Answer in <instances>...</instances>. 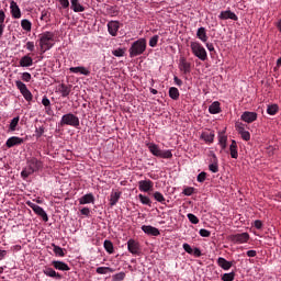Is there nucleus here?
<instances>
[{
	"label": "nucleus",
	"mask_w": 281,
	"mask_h": 281,
	"mask_svg": "<svg viewBox=\"0 0 281 281\" xmlns=\"http://www.w3.org/2000/svg\"><path fill=\"white\" fill-rule=\"evenodd\" d=\"M54 33L46 31L40 35V49L41 54H45V52H49L52 47H54Z\"/></svg>",
	"instance_id": "1"
},
{
	"label": "nucleus",
	"mask_w": 281,
	"mask_h": 281,
	"mask_svg": "<svg viewBox=\"0 0 281 281\" xmlns=\"http://www.w3.org/2000/svg\"><path fill=\"white\" fill-rule=\"evenodd\" d=\"M146 146L154 157H159L160 159H172V151L170 149L161 150L159 145L155 143H147Z\"/></svg>",
	"instance_id": "2"
},
{
	"label": "nucleus",
	"mask_w": 281,
	"mask_h": 281,
	"mask_svg": "<svg viewBox=\"0 0 281 281\" xmlns=\"http://www.w3.org/2000/svg\"><path fill=\"white\" fill-rule=\"evenodd\" d=\"M144 52H146V38H139L130 47V57L135 58L136 56H142Z\"/></svg>",
	"instance_id": "3"
},
{
	"label": "nucleus",
	"mask_w": 281,
	"mask_h": 281,
	"mask_svg": "<svg viewBox=\"0 0 281 281\" xmlns=\"http://www.w3.org/2000/svg\"><path fill=\"white\" fill-rule=\"evenodd\" d=\"M190 48L195 58L202 61L207 60V50H205V47L200 42H191Z\"/></svg>",
	"instance_id": "4"
},
{
	"label": "nucleus",
	"mask_w": 281,
	"mask_h": 281,
	"mask_svg": "<svg viewBox=\"0 0 281 281\" xmlns=\"http://www.w3.org/2000/svg\"><path fill=\"white\" fill-rule=\"evenodd\" d=\"M15 87L20 91V93L23 95L24 100H26V102H32V100L34 99V95L32 94L30 89H27V86L23 81L16 80Z\"/></svg>",
	"instance_id": "5"
},
{
	"label": "nucleus",
	"mask_w": 281,
	"mask_h": 281,
	"mask_svg": "<svg viewBox=\"0 0 281 281\" xmlns=\"http://www.w3.org/2000/svg\"><path fill=\"white\" fill-rule=\"evenodd\" d=\"M61 124L66 125V126H74L75 128H78V126H80V119H78V116L68 113L63 115L61 117Z\"/></svg>",
	"instance_id": "6"
},
{
	"label": "nucleus",
	"mask_w": 281,
	"mask_h": 281,
	"mask_svg": "<svg viewBox=\"0 0 281 281\" xmlns=\"http://www.w3.org/2000/svg\"><path fill=\"white\" fill-rule=\"evenodd\" d=\"M26 205L29 207H31V210H33V212L37 216H41V218L44 221V223H47V221H49V217L47 216V213L45 212V210H43V207H41L40 205L35 204L32 201H26Z\"/></svg>",
	"instance_id": "7"
},
{
	"label": "nucleus",
	"mask_w": 281,
	"mask_h": 281,
	"mask_svg": "<svg viewBox=\"0 0 281 281\" xmlns=\"http://www.w3.org/2000/svg\"><path fill=\"white\" fill-rule=\"evenodd\" d=\"M235 131H237L244 142H249L251 139V133L245 130V123L237 121L235 123Z\"/></svg>",
	"instance_id": "8"
},
{
	"label": "nucleus",
	"mask_w": 281,
	"mask_h": 281,
	"mask_svg": "<svg viewBox=\"0 0 281 281\" xmlns=\"http://www.w3.org/2000/svg\"><path fill=\"white\" fill-rule=\"evenodd\" d=\"M228 238L231 243H234L235 245H245V243H249V233L234 234Z\"/></svg>",
	"instance_id": "9"
},
{
	"label": "nucleus",
	"mask_w": 281,
	"mask_h": 281,
	"mask_svg": "<svg viewBox=\"0 0 281 281\" xmlns=\"http://www.w3.org/2000/svg\"><path fill=\"white\" fill-rule=\"evenodd\" d=\"M178 69L181 71V74L188 76V74H191L192 71V64L188 61V58L182 56L179 59Z\"/></svg>",
	"instance_id": "10"
},
{
	"label": "nucleus",
	"mask_w": 281,
	"mask_h": 281,
	"mask_svg": "<svg viewBox=\"0 0 281 281\" xmlns=\"http://www.w3.org/2000/svg\"><path fill=\"white\" fill-rule=\"evenodd\" d=\"M127 250L132 256H139V254H142V246L139 245V241L131 238L127 240Z\"/></svg>",
	"instance_id": "11"
},
{
	"label": "nucleus",
	"mask_w": 281,
	"mask_h": 281,
	"mask_svg": "<svg viewBox=\"0 0 281 281\" xmlns=\"http://www.w3.org/2000/svg\"><path fill=\"white\" fill-rule=\"evenodd\" d=\"M214 137H216V135L212 130H205L200 135V139H202V142H204V144H207L209 146L210 144H214Z\"/></svg>",
	"instance_id": "12"
},
{
	"label": "nucleus",
	"mask_w": 281,
	"mask_h": 281,
	"mask_svg": "<svg viewBox=\"0 0 281 281\" xmlns=\"http://www.w3.org/2000/svg\"><path fill=\"white\" fill-rule=\"evenodd\" d=\"M256 120H258V113H256V112L245 111L240 115V121L246 122V124H254V122H256Z\"/></svg>",
	"instance_id": "13"
},
{
	"label": "nucleus",
	"mask_w": 281,
	"mask_h": 281,
	"mask_svg": "<svg viewBox=\"0 0 281 281\" xmlns=\"http://www.w3.org/2000/svg\"><path fill=\"white\" fill-rule=\"evenodd\" d=\"M155 183L153 180H140L138 181V190L140 192H150L153 191Z\"/></svg>",
	"instance_id": "14"
},
{
	"label": "nucleus",
	"mask_w": 281,
	"mask_h": 281,
	"mask_svg": "<svg viewBox=\"0 0 281 281\" xmlns=\"http://www.w3.org/2000/svg\"><path fill=\"white\" fill-rule=\"evenodd\" d=\"M55 93H60L61 98H67L71 93V86L60 83L56 87Z\"/></svg>",
	"instance_id": "15"
},
{
	"label": "nucleus",
	"mask_w": 281,
	"mask_h": 281,
	"mask_svg": "<svg viewBox=\"0 0 281 281\" xmlns=\"http://www.w3.org/2000/svg\"><path fill=\"white\" fill-rule=\"evenodd\" d=\"M227 19H231V21H238V15H236L232 10L222 11L218 15V20L227 21Z\"/></svg>",
	"instance_id": "16"
},
{
	"label": "nucleus",
	"mask_w": 281,
	"mask_h": 281,
	"mask_svg": "<svg viewBox=\"0 0 281 281\" xmlns=\"http://www.w3.org/2000/svg\"><path fill=\"white\" fill-rule=\"evenodd\" d=\"M108 32L110 36H117V32H120V21L108 22Z\"/></svg>",
	"instance_id": "17"
},
{
	"label": "nucleus",
	"mask_w": 281,
	"mask_h": 281,
	"mask_svg": "<svg viewBox=\"0 0 281 281\" xmlns=\"http://www.w3.org/2000/svg\"><path fill=\"white\" fill-rule=\"evenodd\" d=\"M24 139L19 136H12L7 139L5 146L7 148H13V146H21L23 144Z\"/></svg>",
	"instance_id": "18"
},
{
	"label": "nucleus",
	"mask_w": 281,
	"mask_h": 281,
	"mask_svg": "<svg viewBox=\"0 0 281 281\" xmlns=\"http://www.w3.org/2000/svg\"><path fill=\"white\" fill-rule=\"evenodd\" d=\"M69 71L70 74H80L81 76H91V70H89L85 66L70 67Z\"/></svg>",
	"instance_id": "19"
},
{
	"label": "nucleus",
	"mask_w": 281,
	"mask_h": 281,
	"mask_svg": "<svg viewBox=\"0 0 281 281\" xmlns=\"http://www.w3.org/2000/svg\"><path fill=\"white\" fill-rule=\"evenodd\" d=\"M142 231L147 234L148 236H159L161 233L159 232V228L150 225H143Z\"/></svg>",
	"instance_id": "20"
},
{
	"label": "nucleus",
	"mask_w": 281,
	"mask_h": 281,
	"mask_svg": "<svg viewBox=\"0 0 281 281\" xmlns=\"http://www.w3.org/2000/svg\"><path fill=\"white\" fill-rule=\"evenodd\" d=\"M10 10L12 19H21V8H19L15 1H11Z\"/></svg>",
	"instance_id": "21"
},
{
	"label": "nucleus",
	"mask_w": 281,
	"mask_h": 281,
	"mask_svg": "<svg viewBox=\"0 0 281 281\" xmlns=\"http://www.w3.org/2000/svg\"><path fill=\"white\" fill-rule=\"evenodd\" d=\"M27 166L29 168H31V170L33 172H37V170L40 168H43V162L36 158H31L29 161H27Z\"/></svg>",
	"instance_id": "22"
},
{
	"label": "nucleus",
	"mask_w": 281,
	"mask_h": 281,
	"mask_svg": "<svg viewBox=\"0 0 281 281\" xmlns=\"http://www.w3.org/2000/svg\"><path fill=\"white\" fill-rule=\"evenodd\" d=\"M43 273L45 276H47V278H56V280H63V274L56 272V270H54V268L46 267L43 270Z\"/></svg>",
	"instance_id": "23"
},
{
	"label": "nucleus",
	"mask_w": 281,
	"mask_h": 281,
	"mask_svg": "<svg viewBox=\"0 0 281 281\" xmlns=\"http://www.w3.org/2000/svg\"><path fill=\"white\" fill-rule=\"evenodd\" d=\"M52 266L57 271H70V269H71V268H69V265L65 263V261L54 260V261H52Z\"/></svg>",
	"instance_id": "24"
},
{
	"label": "nucleus",
	"mask_w": 281,
	"mask_h": 281,
	"mask_svg": "<svg viewBox=\"0 0 281 281\" xmlns=\"http://www.w3.org/2000/svg\"><path fill=\"white\" fill-rule=\"evenodd\" d=\"M19 65L20 67H32V65H34V59L32 56H30V54L24 55L21 57Z\"/></svg>",
	"instance_id": "25"
},
{
	"label": "nucleus",
	"mask_w": 281,
	"mask_h": 281,
	"mask_svg": "<svg viewBox=\"0 0 281 281\" xmlns=\"http://www.w3.org/2000/svg\"><path fill=\"white\" fill-rule=\"evenodd\" d=\"M218 146H221L222 150L227 148V136L225 135V131L218 132L217 134Z\"/></svg>",
	"instance_id": "26"
},
{
	"label": "nucleus",
	"mask_w": 281,
	"mask_h": 281,
	"mask_svg": "<svg viewBox=\"0 0 281 281\" xmlns=\"http://www.w3.org/2000/svg\"><path fill=\"white\" fill-rule=\"evenodd\" d=\"M78 201H79V205H87L89 203H93V201H95V198L93 196L92 193H87L81 198H79Z\"/></svg>",
	"instance_id": "27"
},
{
	"label": "nucleus",
	"mask_w": 281,
	"mask_h": 281,
	"mask_svg": "<svg viewBox=\"0 0 281 281\" xmlns=\"http://www.w3.org/2000/svg\"><path fill=\"white\" fill-rule=\"evenodd\" d=\"M223 110L221 109V102L214 101L210 106H209V113L211 115H218Z\"/></svg>",
	"instance_id": "28"
},
{
	"label": "nucleus",
	"mask_w": 281,
	"mask_h": 281,
	"mask_svg": "<svg viewBox=\"0 0 281 281\" xmlns=\"http://www.w3.org/2000/svg\"><path fill=\"white\" fill-rule=\"evenodd\" d=\"M217 265L221 269H224V271H229V269H232V262L227 261V259L223 257L217 259Z\"/></svg>",
	"instance_id": "29"
},
{
	"label": "nucleus",
	"mask_w": 281,
	"mask_h": 281,
	"mask_svg": "<svg viewBox=\"0 0 281 281\" xmlns=\"http://www.w3.org/2000/svg\"><path fill=\"white\" fill-rule=\"evenodd\" d=\"M122 196V191H115L110 194V205L113 207L114 205H117V201H120V198Z\"/></svg>",
	"instance_id": "30"
},
{
	"label": "nucleus",
	"mask_w": 281,
	"mask_h": 281,
	"mask_svg": "<svg viewBox=\"0 0 281 281\" xmlns=\"http://www.w3.org/2000/svg\"><path fill=\"white\" fill-rule=\"evenodd\" d=\"M229 153L232 159H236L238 157V143H236L235 139H233L231 143Z\"/></svg>",
	"instance_id": "31"
},
{
	"label": "nucleus",
	"mask_w": 281,
	"mask_h": 281,
	"mask_svg": "<svg viewBox=\"0 0 281 281\" xmlns=\"http://www.w3.org/2000/svg\"><path fill=\"white\" fill-rule=\"evenodd\" d=\"M196 36L202 43H205L207 41V31L205 30V27L203 26L199 27L196 32Z\"/></svg>",
	"instance_id": "32"
},
{
	"label": "nucleus",
	"mask_w": 281,
	"mask_h": 281,
	"mask_svg": "<svg viewBox=\"0 0 281 281\" xmlns=\"http://www.w3.org/2000/svg\"><path fill=\"white\" fill-rule=\"evenodd\" d=\"M95 271L99 276H106V273H114L115 269L111 267H99Z\"/></svg>",
	"instance_id": "33"
},
{
	"label": "nucleus",
	"mask_w": 281,
	"mask_h": 281,
	"mask_svg": "<svg viewBox=\"0 0 281 281\" xmlns=\"http://www.w3.org/2000/svg\"><path fill=\"white\" fill-rule=\"evenodd\" d=\"M70 3L74 12H85V8L80 4L79 0H70Z\"/></svg>",
	"instance_id": "34"
},
{
	"label": "nucleus",
	"mask_w": 281,
	"mask_h": 281,
	"mask_svg": "<svg viewBox=\"0 0 281 281\" xmlns=\"http://www.w3.org/2000/svg\"><path fill=\"white\" fill-rule=\"evenodd\" d=\"M5 11L0 10V38L3 36V30H5Z\"/></svg>",
	"instance_id": "35"
},
{
	"label": "nucleus",
	"mask_w": 281,
	"mask_h": 281,
	"mask_svg": "<svg viewBox=\"0 0 281 281\" xmlns=\"http://www.w3.org/2000/svg\"><path fill=\"white\" fill-rule=\"evenodd\" d=\"M103 247L108 254H114V251H115L112 240L105 239L103 243Z\"/></svg>",
	"instance_id": "36"
},
{
	"label": "nucleus",
	"mask_w": 281,
	"mask_h": 281,
	"mask_svg": "<svg viewBox=\"0 0 281 281\" xmlns=\"http://www.w3.org/2000/svg\"><path fill=\"white\" fill-rule=\"evenodd\" d=\"M52 247L55 256H59V258H65V250H63L60 246H57L56 244H52Z\"/></svg>",
	"instance_id": "37"
},
{
	"label": "nucleus",
	"mask_w": 281,
	"mask_h": 281,
	"mask_svg": "<svg viewBox=\"0 0 281 281\" xmlns=\"http://www.w3.org/2000/svg\"><path fill=\"white\" fill-rule=\"evenodd\" d=\"M280 111V106L278 104H270L267 108L268 115H276Z\"/></svg>",
	"instance_id": "38"
},
{
	"label": "nucleus",
	"mask_w": 281,
	"mask_h": 281,
	"mask_svg": "<svg viewBox=\"0 0 281 281\" xmlns=\"http://www.w3.org/2000/svg\"><path fill=\"white\" fill-rule=\"evenodd\" d=\"M21 27L24 32H32V22L30 20L24 19L21 21Z\"/></svg>",
	"instance_id": "39"
},
{
	"label": "nucleus",
	"mask_w": 281,
	"mask_h": 281,
	"mask_svg": "<svg viewBox=\"0 0 281 281\" xmlns=\"http://www.w3.org/2000/svg\"><path fill=\"white\" fill-rule=\"evenodd\" d=\"M154 199L155 201H157L158 203H161L162 205H166V198L164 196V194L159 191H156L154 193Z\"/></svg>",
	"instance_id": "40"
},
{
	"label": "nucleus",
	"mask_w": 281,
	"mask_h": 281,
	"mask_svg": "<svg viewBox=\"0 0 281 281\" xmlns=\"http://www.w3.org/2000/svg\"><path fill=\"white\" fill-rule=\"evenodd\" d=\"M138 199L143 205H148L149 207L153 205V202L150 201V198L144 195V194H138Z\"/></svg>",
	"instance_id": "41"
},
{
	"label": "nucleus",
	"mask_w": 281,
	"mask_h": 281,
	"mask_svg": "<svg viewBox=\"0 0 281 281\" xmlns=\"http://www.w3.org/2000/svg\"><path fill=\"white\" fill-rule=\"evenodd\" d=\"M34 175V171L32 170L31 167H25L22 171H21V177L22 179H27V177Z\"/></svg>",
	"instance_id": "42"
},
{
	"label": "nucleus",
	"mask_w": 281,
	"mask_h": 281,
	"mask_svg": "<svg viewBox=\"0 0 281 281\" xmlns=\"http://www.w3.org/2000/svg\"><path fill=\"white\" fill-rule=\"evenodd\" d=\"M213 157H214L215 161L212 162L211 165H209V170L211 172L216 173V172H218V160L216 159V155H214Z\"/></svg>",
	"instance_id": "43"
},
{
	"label": "nucleus",
	"mask_w": 281,
	"mask_h": 281,
	"mask_svg": "<svg viewBox=\"0 0 281 281\" xmlns=\"http://www.w3.org/2000/svg\"><path fill=\"white\" fill-rule=\"evenodd\" d=\"M169 98H171V100H177L179 98V89L171 87L169 89Z\"/></svg>",
	"instance_id": "44"
},
{
	"label": "nucleus",
	"mask_w": 281,
	"mask_h": 281,
	"mask_svg": "<svg viewBox=\"0 0 281 281\" xmlns=\"http://www.w3.org/2000/svg\"><path fill=\"white\" fill-rule=\"evenodd\" d=\"M113 56H116V58H122L124 54H126V48H116L112 50Z\"/></svg>",
	"instance_id": "45"
},
{
	"label": "nucleus",
	"mask_w": 281,
	"mask_h": 281,
	"mask_svg": "<svg viewBox=\"0 0 281 281\" xmlns=\"http://www.w3.org/2000/svg\"><path fill=\"white\" fill-rule=\"evenodd\" d=\"M126 278V272H119L114 276H112L113 281H123Z\"/></svg>",
	"instance_id": "46"
},
{
	"label": "nucleus",
	"mask_w": 281,
	"mask_h": 281,
	"mask_svg": "<svg viewBox=\"0 0 281 281\" xmlns=\"http://www.w3.org/2000/svg\"><path fill=\"white\" fill-rule=\"evenodd\" d=\"M19 116H15L13 120H11V123L9 125L10 131H16V126H19Z\"/></svg>",
	"instance_id": "47"
},
{
	"label": "nucleus",
	"mask_w": 281,
	"mask_h": 281,
	"mask_svg": "<svg viewBox=\"0 0 281 281\" xmlns=\"http://www.w3.org/2000/svg\"><path fill=\"white\" fill-rule=\"evenodd\" d=\"M234 278H236V273H234V272L224 273L222 276L223 281H234Z\"/></svg>",
	"instance_id": "48"
},
{
	"label": "nucleus",
	"mask_w": 281,
	"mask_h": 281,
	"mask_svg": "<svg viewBox=\"0 0 281 281\" xmlns=\"http://www.w3.org/2000/svg\"><path fill=\"white\" fill-rule=\"evenodd\" d=\"M182 194L184 196H192L194 194V188L193 187H187L183 189Z\"/></svg>",
	"instance_id": "49"
},
{
	"label": "nucleus",
	"mask_w": 281,
	"mask_h": 281,
	"mask_svg": "<svg viewBox=\"0 0 281 281\" xmlns=\"http://www.w3.org/2000/svg\"><path fill=\"white\" fill-rule=\"evenodd\" d=\"M187 216L192 225H199V217L196 215L189 213Z\"/></svg>",
	"instance_id": "50"
},
{
	"label": "nucleus",
	"mask_w": 281,
	"mask_h": 281,
	"mask_svg": "<svg viewBox=\"0 0 281 281\" xmlns=\"http://www.w3.org/2000/svg\"><path fill=\"white\" fill-rule=\"evenodd\" d=\"M157 43H159V35H154L149 40V47H157Z\"/></svg>",
	"instance_id": "51"
},
{
	"label": "nucleus",
	"mask_w": 281,
	"mask_h": 281,
	"mask_svg": "<svg viewBox=\"0 0 281 281\" xmlns=\"http://www.w3.org/2000/svg\"><path fill=\"white\" fill-rule=\"evenodd\" d=\"M21 79L23 80V82H30L32 80V74L22 72L21 74Z\"/></svg>",
	"instance_id": "52"
},
{
	"label": "nucleus",
	"mask_w": 281,
	"mask_h": 281,
	"mask_svg": "<svg viewBox=\"0 0 281 281\" xmlns=\"http://www.w3.org/2000/svg\"><path fill=\"white\" fill-rule=\"evenodd\" d=\"M199 234L202 238H210V236H212V233L205 228H201Z\"/></svg>",
	"instance_id": "53"
},
{
	"label": "nucleus",
	"mask_w": 281,
	"mask_h": 281,
	"mask_svg": "<svg viewBox=\"0 0 281 281\" xmlns=\"http://www.w3.org/2000/svg\"><path fill=\"white\" fill-rule=\"evenodd\" d=\"M207 179V173L205 171H202L198 175V181L199 183H203Z\"/></svg>",
	"instance_id": "54"
},
{
	"label": "nucleus",
	"mask_w": 281,
	"mask_h": 281,
	"mask_svg": "<svg viewBox=\"0 0 281 281\" xmlns=\"http://www.w3.org/2000/svg\"><path fill=\"white\" fill-rule=\"evenodd\" d=\"M44 133H45V127L44 126L36 127V130H35L36 137H43Z\"/></svg>",
	"instance_id": "55"
},
{
	"label": "nucleus",
	"mask_w": 281,
	"mask_h": 281,
	"mask_svg": "<svg viewBox=\"0 0 281 281\" xmlns=\"http://www.w3.org/2000/svg\"><path fill=\"white\" fill-rule=\"evenodd\" d=\"M182 247H183V249H184V251H186L187 254H190V255L193 254V249H192V247L190 246V244L184 243V244L182 245Z\"/></svg>",
	"instance_id": "56"
},
{
	"label": "nucleus",
	"mask_w": 281,
	"mask_h": 281,
	"mask_svg": "<svg viewBox=\"0 0 281 281\" xmlns=\"http://www.w3.org/2000/svg\"><path fill=\"white\" fill-rule=\"evenodd\" d=\"M43 106H52V101L47 98V95H44L42 99Z\"/></svg>",
	"instance_id": "57"
},
{
	"label": "nucleus",
	"mask_w": 281,
	"mask_h": 281,
	"mask_svg": "<svg viewBox=\"0 0 281 281\" xmlns=\"http://www.w3.org/2000/svg\"><path fill=\"white\" fill-rule=\"evenodd\" d=\"M25 47H26L27 52H34V49H35L34 42H27Z\"/></svg>",
	"instance_id": "58"
},
{
	"label": "nucleus",
	"mask_w": 281,
	"mask_h": 281,
	"mask_svg": "<svg viewBox=\"0 0 281 281\" xmlns=\"http://www.w3.org/2000/svg\"><path fill=\"white\" fill-rule=\"evenodd\" d=\"M59 3L64 10H67V8H69V0H59Z\"/></svg>",
	"instance_id": "59"
},
{
	"label": "nucleus",
	"mask_w": 281,
	"mask_h": 281,
	"mask_svg": "<svg viewBox=\"0 0 281 281\" xmlns=\"http://www.w3.org/2000/svg\"><path fill=\"white\" fill-rule=\"evenodd\" d=\"M80 214L83 216H89L91 214V210H89V207H83L80 210Z\"/></svg>",
	"instance_id": "60"
},
{
	"label": "nucleus",
	"mask_w": 281,
	"mask_h": 281,
	"mask_svg": "<svg viewBox=\"0 0 281 281\" xmlns=\"http://www.w3.org/2000/svg\"><path fill=\"white\" fill-rule=\"evenodd\" d=\"M192 254L195 258H201V256H203V254L201 252V249L199 248H194Z\"/></svg>",
	"instance_id": "61"
},
{
	"label": "nucleus",
	"mask_w": 281,
	"mask_h": 281,
	"mask_svg": "<svg viewBox=\"0 0 281 281\" xmlns=\"http://www.w3.org/2000/svg\"><path fill=\"white\" fill-rule=\"evenodd\" d=\"M246 255L248 256V258H256V256H258V252L256 250H248Z\"/></svg>",
	"instance_id": "62"
},
{
	"label": "nucleus",
	"mask_w": 281,
	"mask_h": 281,
	"mask_svg": "<svg viewBox=\"0 0 281 281\" xmlns=\"http://www.w3.org/2000/svg\"><path fill=\"white\" fill-rule=\"evenodd\" d=\"M255 227H256V229H262V221L256 220L255 221Z\"/></svg>",
	"instance_id": "63"
},
{
	"label": "nucleus",
	"mask_w": 281,
	"mask_h": 281,
	"mask_svg": "<svg viewBox=\"0 0 281 281\" xmlns=\"http://www.w3.org/2000/svg\"><path fill=\"white\" fill-rule=\"evenodd\" d=\"M281 67V57L277 60V66L274 67V71H278Z\"/></svg>",
	"instance_id": "64"
}]
</instances>
